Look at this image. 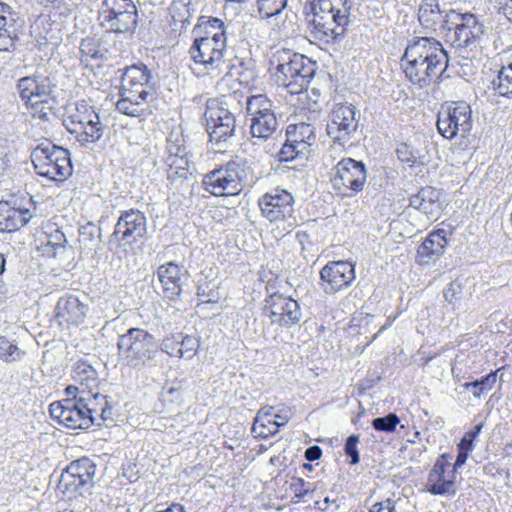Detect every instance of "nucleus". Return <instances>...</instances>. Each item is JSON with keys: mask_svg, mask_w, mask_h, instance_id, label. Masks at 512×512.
Segmentation results:
<instances>
[{"mask_svg": "<svg viewBox=\"0 0 512 512\" xmlns=\"http://www.w3.org/2000/svg\"><path fill=\"white\" fill-rule=\"evenodd\" d=\"M448 56L441 43L432 37L410 40L401 58L406 77L419 87H426L446 69Z\"/></svg>", "mask_w": 512, "mask_h": 512, "instance_id": "nucleus-1", "label": "nucleus"}, {"mask_svg": "<svg viewBox=\"0 0 512 512\" xmlns=\"http://www.w3.org/2000/svg\"><path fill=\"white\" fill-rule=\"evenodd\" d=\"M271 63L275 67V82L292 95L306 90L316 72L315 61L289 49L277 50Z\"/></svg>", "mask_w": 512, "mask_h": 512, "instance_id": "nucleus-2", "label": "nucleus"}, {"mask_svg": "<svg viewBox=\"0 0 512 512\" xmlns=\"http://www.w3.org/2000/svg\"><path fill=\"white\" fill-rule=\"evenodd\" d=\"M312 24L330 38L344 36L350 23V0H311Z\"/></svg>", "mask_w": 512, "mask_h": 512, "instance_id": "nucleus-3", "label": "nucleus"}, {"mask_svg": "<svg viewBox=\"0 0 512 512\" xmlns=\"http://www.w3.org/2000/svg\"><path fill=\"white\" fill-rule=\"evenodd\" d=\"M104 396L98 393L93 398L85 395L79 396V399H63L53 402L49 406V412L53 419L70 429H88L94 423V413L96 412V401Z\"/></svg>", "mask_w": 512, "mask_h": 512, "instance_id": "nucleus-4", "label": "nucleus"}, {"mask_svg": "<svg viewBox=\"0 0 512 512\" xmlns=\"http://www.w3.org/2000/svg\"><path fill=\"white\" fill-rule=\"evenodd\" d=\"M117 348L120 362L135 369L144 367L158 351L154 336L140 328H130L121 335Z\"/></svg>", "mask_w": 512, "mask_h": 512, "instance_id": "nucleus-5", "label": "nucleus"}, {"mask_svg": "<svg viewBox=\"0 0 512 512\" xmlns=\"http://www.w3.org/2000/svg\"><path fill=\"white\" fill-rule=\"evenodd\" d=\"M98 21L107 32L132 36L138 26V10L132 0H103Z\"/></svg>", "mask_w": 512, "mask_h": 512, "instance_id": "nucleus-6", "label": "nucleus"}, {"mask_svg": "<svg viewBox=\"0 0 512 512\" xmlns=\"http://www.w3.org/2000/svg\"><path fill=\"white\" fill-rule=\"evenodd\" d=\"M446 17L444 31L454 47L473 51L480 46L484 25L476 15L449 10Z\"/></svg>", "mask_w": 512, "mask_h": 512, "instance_id": "nucleus-7", "label": "nucleus"}, {"mask_svg": "<svg viewBox=\"0 0 512 512\" xmlns=\"http://www.w3.org/2000/svg\"><path fill=\"white\" fill-rule=\"evenodd\" d=\"M31 160L37 174L49 180L63 181L72 174L68 150L51 142L38 145L31 153Z\"/></svg>", "mask_w": 512, "mask_h": 512, "instance_id": "nucleus-8", "label": "nucleus"}, {"mask_svg": "<svg viewBox=\"0 0 512 512\" xmlns=\"http://www.w3.org/2000/svg\"><path fill=\"white\" fill-rule=\"evenodd\" d=\"M226 53L227 44L219 43L217 40L212 42L194 39L189 48L192 61L190 68L198 76L219 77L228 69Z\"/></svg>", "mask_w": 512, "mask_h": 512, "instance_id": "nucleus-9", "label": "nucleus"}, {"mask_svg": "<svg viewBox=\"0 0 512 512\" xmlns=\"http://www.w3.org/2000/svg\"><path fill=\"white\" fill-rule=\"evenodd\" d=\"M245 177L244 166L229 161L207 173L203 178V186L214 196H234L243 190Z\"/></svg>", "mask_w": 512, "mask_h": 512, "instance_id": "nucleus-10", "label": "nucleus"}, {"mask_svg": "<svg viewBox=\"0 0 512 512\" xmlns=\"http://www.w3.org/2000/svg\"><path fill=\"white\" fill-rule=\"evenodd\" d=\"M204 117L209 141L214 149L221 151L224 144L234 135L235 116L223 103L211 100L207 103Z\"/></svg>", "mask_w": 512, "mask_h": 512, "instance_id": "nucleus-11", "label": "nucleus"}, {"mask_svg": "<svg viewBox=\"0 0 512 512\" xmlns=\"http://www.w3.org/2000/svg\"><path fill=\"white\" fill-rule=\"evenodd\" d=\"M437 128L446 139L465 137L472 129L471 107L463 102H452L438 113Z\"/></svg>", "mask_w": 512, "mask_h": 512, "instance_id": "nucleus-12", "label": "nucleus"}, {"mask_svg": "<svg viewBox=\"0 0 512 512\" xmlns=\"http://www.w3.org/2000/svg\"><path fill=\"white\" fill-rule=\"evenodd\" d=\"M331 184L333 188L344 196L362 191L366 182L367 172L362 162L352 158H342L333 167Z\"/></svg>", "mask_w": 512, "mask_h": 512, "instance_id": "nucleus-13", "label": "nucleus"}, {"mask_svg": "<svg viewBox=\"0 0 512 512\" xmlns=\"http://www.w3.org/2000/svg\"><path fill=\"white\" fill-rule=\"evenodd\" d=\"M96 465L87 458L72 461L61 473L57 491L63 495H71L79 490H88L93 486Z\"/></svg>", "mask_w": 512, "mask_h": 512, "instance_id": "nucleus-14", "label": "nucleus"}, {"mask_svg": "<svg viewBox=\"0 0 512 512\" xmlns=\"http://www.w3.org/2000/svg\"><path fill=\"white\" fill-rule=\"evenodd\" d=\"M286 135L287 140L280 151L281 161L306 160L316 140L315 128L311 124L301 122L289 125Z\"/></svg>", "mask_w": 512, "mask_h": 512, "instance_id": "nucleus-15", "label": "nucleus"}, {"mask_svg": "<svg viewBox=\"0 0 512 512\" xmlns=\"http://www.w3.org/2000/svg\"><path fill=\"white\" fill-rule=\"evenodd\" d=\"M263 312L273 324L285 328L298 324L302 317L299 303L282 294H272L265 299Z\"/></svg>", "mask_w": 512, "mask_h": 512, "instance_id": "nucleus-16", "label": "nucleus"}, {"mask_svg": "<svg viewBox=\"0 0 512 512\" xmlns=\"http://www.w3.org/2000/svg\"><path fill=\"white\" fill-rule=\"evenodd\" d=\"M356 109L351 104H337L332 110L327 124V134L331 140L345 145L357 130Z\"/></svg>", "mask_w": 512, "mask_h": 512, "instance_id": "nucleus-17", "label": "nucleus"}, {"mask_svg": "<svg viewBox=\"0 0 512 512\" xmlns=\"http://www.w3.org/2000/svg\"><path fill=\"white\" fill-rule=\"evenodd\" d=\"M262 215L270 222L290 219L294 213V198L290 192L276 187L258 200Z\"/></svg>", "mask_w": 512, "mask_h": 512, "instance_id": "nucleus-18", "label": "nucleus"}, {"mask_svg": "<svg viewBox=\"0 0 512 512\" xmlns=\"http://www.w3.org/2000/svg\"><path fill=\"white\" fill-rule=\"evenodd\" d=\"M153 98L154 89L150 82L135 84L130 88L121 85L120 99L116 103V109L127 116L140 117Z\"/></svg>", "mask_w": 512, "mask_h": 512, "instance_id": "nucleus-19", "label": "nucleus"}, {"mask_svg": "<svg viewBox=\"0 0 512 512\" xmlns=\"http://www.w3.org/2000/svg\"><path fill=\"white\" fill-rule=\"evenodd\" d=\"M451 459V455L443 454L436 460L427 477V492L441 496L456 493V475Z\"/></svg>", "mask_w": 512, "mask_h": 512, "instance_id": "nucleus-20", "label": "nucleus"}, {"mask_svg": "<svg viewBox=\"0 0 512 512\" xmlns=\"http://www.w3.org/2000/svg\"><path fill=\"white\" fill-rule=\"evenodd\" d=\"M355 280L354 265L348 261L328 262L320 271V285L326 294H335Z\"/></svg>", "mask_w": 512, "mask_h": 512, "instance_id": "nucleus-21", "label": "nucleus"}, {"mask_svg": "<svg viewBox=\"0 0 512 512\" xmlns=\"http://www.w3.org/2000/svg\"><path fill=\"white\" fill-rule=\"evenodd\" d=\"M54 86L50 77L40 71L19 79L17 84L21 99L31 107L48 103Z\"/></svg>", "mask_w": 512, "mask_h": 512, "instance_id": "nucleus-22", "label": "nucleus"}, {"mask_svg": "<svg viewBox=\"0 0 512 512\" xmlns=\"http://www.w3.org/2000/svg\"><path fill=\"white\" fill-rule=\"evenodd\" d=\"M146 231L144 213L137 209H130L120 215L112 236L119 242L131 245L143 238Z\"/></svg>", "mask_w": 512, "mask_h": 512, "instance_id": "nucleus-23", "label": "nucleus"}, {"mask_svg": "<svg viewBox=\"0 0 512 512\" xmlns=\"http://www.w3.org/2000/svg\"><path fill=\"white\" fill-rule=\"evenodd\" d=\"M184 138L178 133H171L167 139V166L168 179L186 178L189 171V160L184 145Z\"/></svg>", "mask_w": 512, "mask_h": 512, "instance_id": "nucleus-24", "label": "nucleus"}, {"mask_svg": "<svg viewBox=\"0 0 512 512\" xmlns=\"http://www.w3.org/2000/svg\"><path fill=\"white\" fill-rule=\"evenodd\" d=\"M88 306L72 294L59 298L55 307V320L60 326L79 325L84 321Z\"/></svg>", "mask_w": 512, "mask_h": 512, "instance_id": "nucleus-25", "label": "nucleus"}, {"mask_svg": "<svg viewBox=\"0 0 512 512\" xmlns=\"http://www.w3.org/2000/svg\"><path fill=\"white\" fill-rule=\"evenodd\" d=\"M447 232L438 229L431 232L417 249V262L420 265H429L439 259L445 251Z\"/></svg>", "mask_w": 512, "mask_h": 512, "instance_id": "nucleus-26", "label": "nucleus"}, {"mask_svg": "<svg viewBox=\"0 0 512 512\" xmlns=\"http://www.w3.org/2000/svg\"><path fill=\"white\" fill-rule=\"evenodd\" d=\"M227 32L228 25L221 19L211 16H201L193 29V33L199 35L196 39L211 40L212 42L217 39L222 44H227Z\"/></svg>", "mask_w": 512, "mask_h": 512, "instance_id": "nucleus-27", "label": "nucleus"}, {"mask_svg": "<svg viewBox=\"0 0 512 512\" xmlns=\"http://www.w3.org/2000/svg\"><path fill=\"white\" fill-rule=\"evenodd\" d=\"M409 206L425 214L429 220L436 219L440 212L439 192L430 186L423 187L410 197Z\"/></svg>", "mask_w": 512, "mask_h": 512, "instance_id": "nucleus-28", "label": "nucleus"}, {"mask_svg": "<svg viewBox=\"0 0 512 512\" xmlns=\"http://www.w3.org/2000/svg\"><path fill=\"white\" fill-rule=\"evenodd\" d=\"M29 209L11 206L0 202V232H14L23 227L31 218Z\"/></svg>", "mask_w": 512, "mask_h": 512, "instance_id": "nucleus-29", "label": "nucleus"}, {"mask_svg": "<svg viewBox=\"0 0 512 512\" xmlns=\"http://www.w3.org/2000/svg\"><path fill=\"white\" fill-rule=\"evenodd\" d=\"M448 11L440 8L438 0H424L418 12L420 23L432 30L441 29L444 31V24H446V16Z\"/></svg>", "mask_w": 512, "mask_h": 512, "instance_id": "nucleus-30", "label": "nucleus"}, {"mask_svg": "<svg viewBox=\"0 0 512 512\" xmlns=\"http://www.w3.org/2000/svg\"><path fill=\"white\" fill-rule=\"evenodd\" d=\"M165 296L173 299L181 292V268L173 263L161 265L157 271Z\"/></svg>", "mask_w": 512, "mask_h": 512, "instance_id": "nucleus-31", "label": "nucleus"}, {"mask_svg": "<svg viewBox=\"0 0 512 512\" xmlns=\"http://www.w3.org/2000/svg\"><path fill=\"white\" fill-rule=\"evenodd\" d=\"M72 378L82 386L81 395L93 398V389L97 387V372L89 364L78 362L72 371Z\"/></svg>", "mask_w": 512, "mask_h": 512, "instance_id": "nucleus-32", "label": "nucleus"}, {"mask_svg": "<svg viewBox=\"0 0 512 512\" xmlns=\"http://www.w3.org/2000/svg\"><path fill=\"white\" fill-rule=\"evenodd\" d=\"M277 127L278 121L276 117H270L268 115L266 118L261 119L251 118L250 133L252 143L259 145L269 140L276 132Z\"/></svg>", "mask_w": 512, "mask_h": 512, "instance_id": "nucleus-33", "label": "nucleus"}, {"mask_svg": "<svg viewBox=\"0 0 512 512\" xmlns=\"http://www.w3.org/2000/svg\"><path fill=\"white\" fill-rule=\"evenodd\" d=\"M66 127L71 133L76 134V140L81 146H88L99 141L105 129L100 119L79 128L70 127L69 125H66Z\"/></svg>", "mask_w": 512, "mask_h": 512, "instance_id": "nucleus-34", "label": "nucleus"}, {"mask_svg": "<svg viewBox=\"0 0 512 512\" xmlns=\"http://www.w3.org/2000/svg\"><path fill=\"white\" fill-rule=\"evenodd\" d=\"M100 119L99 114L95 111L93 106H90L86 101L82 100L76 103L75 108L71 111L67 120L70 127H80L88 125L93 121Z\"/></svg>", "mask_w": 512, "mask_h": 512, "instance_id": "nucleus-35", "label": "nucleus"}, {"mask_svg": "<svg viewBox=\"0 0 512 512\" xmlns=\"http://www.w3.org/2000/svg\"><path fill=\"white\" fill-rule=\"evenodd\" d=\"M247 112L251 118H266V116L276 117L272 110V102L266 95L258 94L247 98Z\"/></svg>", "mask_w": 512, "mask_h": 512, "instance_id": "nucleus-36", "label": "nucleus"}, {"mask_svg": "<svg viewBox=\"0 0 512 512\" xmlns=\"http://www.w3.org/2000/svg\"><path fill=\"white\" fill-rule=\"evenodd\" d=\"M150 79V72L145 65H132L123 73L121 85L130 88L135 84H146Z\"/></svg>", "mask_w": 512, "mask_h": 512, "instance_id": "nucleus-37", "label": "nucleus"}, {"mask_svg": "<svg viewBox=\"0 0 512 512\" xmlns=\"http://www.w3.org/2000/svg\"><path fill=\"white\" fill-rule=\"evenodd\" d=\"M492 87L500 96L512 98V61L499 70Z\"/></svg>", "mask_w": 512, "mask_h": 512, "instance_id": "nucleus-38", "label": "nucleus"}, {"mask_svg": "<svg viewBox=\"0 0 512 512\" xmlns=\"http://www.w3.org/2000/svg\"><path fill=\"white\" fill-rule=\"evenodd\" d=\"M6 13H9V6L0 1V51H9L14 46L13 31L11 26H7Z\"/></svg>", "mask_w": 512, "mask_h": 512, "instance_id": "nucleus-39", "label": "nucleus"}, {"mask_svg": "<svg viewBox=\"0 0 512 512\" xmlns=\"http://www.w3.org/2000/svg\"><path fill=\"white\" fill-rule=\"evenodd\" d=\"M278 420L269 419L259 421V419H254L252 425V433L255 437L269 438L275 435L279 431Z\"/></svg>", "mask_w": 512, "mask_h": 512, "instance_id": "nucleus-40", "label": "nucleus"}, {"mask_svg": "<svg viewBox=\"0 0 512 512\" xmlns=\"http://www.w3.org/2000/svg\"><path fill=\"white\" fill-rule=\"evenodd\" d=\"M499 369L489 373L485 377H483L480 380H476L474 382H468L464 384V387L468 390L471 389V387H479V390L473 391V395L476 398H480L481 395L485 392L491 391L497 381V373Z\"/></svg>", "mask_w": 512, "mask_h": 512, "instance_id": "nucleus-41", "label": "nucleus"}, {"mask_svg": "<svg viewBox=\"0 0 512 512\" xmlns=\"http://www.w3.org/2000/svg\"><path fill=\"white\" fill-rule=\"evenodd\" d=\"M287 0H258V11L263 18L279 15L286 7Z\"/></svg>", "mask_w": 512, "mask_h": 512, "instance_id": "nucleus-42", "label": "nucleus"}, {"mask_svg": "<svg viewBox=\"0 0 512 512\" xmlns=\"http://www.w3.org/2000/svg\"><path fill=\"white\" fill-rule=\"evenodd\" d=\"M399 422V417L395 413H389L384 417L373 419L372 426L377 431L391 433L395 431Z\"/></svg>", "mask_w": 512, "mask_h": 512, "instance_id": "nucleus-43", "label": "nucleus"}, {"mask_svg": "<svg viewBox=\"0 0 512 512\" xmlns=\"http://www.w3.org/2000/svg\"><path fill=\"white\" fill-rule=\"evenodd\" d=\"M20 349L6 337H0V358L4 361H15L21 358Z\"/></svg>", "mask_w": 512, "mask_h": 512, "instance_id": "nucleus-44", "label": "nucleus"}, {"mask_svg": "<svg viewBox=\"0 0 512 512\" xmlns=\"http://www.w3.org/2000/svg\"><path fill=\"white\" fill-rule=\"evenodd\" d=\"M66 242L67 239L64 233L59 229H55L48 236L46 250L48 251V249L51 248L53 251V256H57L59 253H62L65 250Z\"/></svg>", "mask_w": 512, "mask_h": 512, "instance_id": "nucleus-45", "label": "nucleus"}, {"mask_svg": "<svg viewBox=\"0 0 512 512\" xmlns=\"http://www.w3.org/2000/svg\"><path fill=\"white\" fill-rule=\"evenodd\" d=\"M199 347L198 340L192 336H184L182 340L179 342V347L177 348L178 357H187L191 358L197 348Z\"/></svg>", "mask_w": 512, "mask_h": 512, "instance_id": "nucleus-46", "label": "nucleus"}, {"mask_svg": "<svg viewBox=\"0 0 512 512\" xmlns=\"http://www.w3.org/2000/svg\"><path fill=\"white\" fill-rule=\"evenodd\" d=\"M359 443V436L358 435H350L347 440H346V443H345V453L346 455H348L351 460H350V464L352 465H355L359 462L360 460V457H359V452H358V449H357V445Z\"/></svg>", "mask_w": 512, "mask_h": 512, "instance_id": "nucleus-47", "label": "nucleus"}, {"mask_svg": "<svg viewBox=\"0 0 512 512\" xmlns=\"http://www.w3.org/2000/svg\"><path fill=\"white\" fill-rule=\"evenodd\" d=\"M289 487L294 497L298 499L305 497L311 491L310 486H307L302 478L292 479Z\"/></svg>", "mask_w": 512, "mask_h": 512, "instance_id": "nucleus-48", "label": "nucleus"}, {"mask_svg": "<svg viewBox=\"0 0 512 512\" xmlns=\"http://www.w3.org/2000/svg\"><path fill=\"white\" fill-rule=\"evenodd\" d=\"M482 428H483V423H479L474 427L473 430L467 432L460 442V450H466V451L471 450L472 442L478 436V434L481 432Z\"/></svg>", "mask_w": 512, "mask_h": 512, "instance_id": "nucleus-49", "label": "nucleus"}, {"mask_svg": "<svg viewBox=\"0 0 512 512\" xmlns=\"http://www.w3.org/2000/svg\"><path fill=\"white\" fill-rule=\"evenodd\" d=\"M207 287L199 286L197 296L202 303H217L219 300V293L214 289L206 290Z\"/></svg>", "mask_w": 512, "mask_h": 512, "instance_id": "nucleus-50", "label": "nucleus"}, {"mask_svg": "<svg viewBox=\"0 0 512 512\" xmlns=\"http://www.w3.org/2000/svg\"><path fill=\"white\" fill-rule=\"evenodd\" d=\"M460 293V285L457 283H450L447 290L444 292L445 300L453 306L457 305L458 297L457 295Z\"/></svg>", "mask_w": 512, "mask_h": 512, "instance_id": "nucleus-51", "label": "nucleus"}, {"mask_svg": "<svg viewBox=\"0 0 512 512\" xmlns=\"http://www.w3.org/2000/svg\"><path fill=\"white\" fill-rule=\"evenodd\" d=\"M345 145H340L339 143L333 142V145L327 150V152L323 156V161L326 166L332 165L335 160V154L337 152H342Z\"/></svg>", "mask_w": 512, "mask_h": 512, "instance_id": "nucleus-52", "label": "nucleus"}, {"mask_svg": "<svg viewBox=\"0 0 512 512\" xmlns=\"http://www.w3.org/2000/svg\"><path fill=\"white\" fill-rule=\"evenodd\" d=\"M179 347V341L174 338H166L162 341L161 349L170 356H178L177 348Z\"/></svg>", "mask_w": 512, "mask_h": 512, "instance_id": "nucleus-53", "label": "nucleus"}, {"mask_svg": "<svg viewBox=\"0 0 512 512\" xmlns=\"http://www.w3.org/2000/svg\"><path fill=\"white\" fill-rule=\"evenodd\" d=\"M81 53L91 58L98 57V51L94 48V41L92 39H84L80 44Z\"/></svg>", "mask_w": 512, "mask_h": 512, "instance_id": "nucleus-54", "label": "nucleus"}, {"mask_svg": "<svg viewBox=\"0 0 512 512\" xmlns=\"http://www.w3.org/2000/svg\"><path fill=\"white\" fill-rule=\"evenodd\" d=\"M393 510L394 505L392 500L387 499L384 502L375 503L370 509V512H393Z\"/></svg>", "mask_w": 512, "mask_h": 512, "instance_id": "nucleus-55", "label": "nucleus"}, {"mask_svg": "<svg viewBox=\"0 0 512 512\" xmlns=\"http://www.w3.org/2000/svg\"><path fill=\"white\" fill-rule=\"evenodd\" d=\"M275 414L272 406H264L259 409L255 419H259V421L274 419Z\"/></svg>", "mask_w": 512, "mask_h": 512, "instance_id": "nucleus-56", "label": "nucleus"}, {"mask_svg": "<svg viewBox=\"0 0 512 512\" xmlns=\"http://www.w3.org/2000/svg\"><path fill=\"white\" fill-rule=\"evenodd\" d=\"M321 455L322 449L317 445L310 446L309 448L306 449L304 453V456L308 461H316L320 459Z\"/></svg>", "mask_w": 512, "mask_h": 512, "instance_id": "nucleus-57", "label": "nucleus"}, {"mask_svg": "<svg viewBox=\"0 0 512 512\" xmlns=\"http://www.w3.org/2000/svg\"><path fill=\"white\" fill-rule=\"evenodd\" d=\"M407 152L408 146L406 144L401 145V147L397 149L398 158L403 162L414 163L416 156L413 153H410V156H407Z\"/></svg>", "mask_w": 512, "mask_h": 512, "instance_id": "nucleus-58", "label": "nucleus"}, {"mask_svg": "<svg viewBox=\"0 0 512 512\" xmlns=\"http://www.w3.org/2000/svg\"><path fill=\"white\" fill-rule=\"evenodd\" d=\"M499 11L512 22V0H502Z\"/></svg>", "mask_w": 512, "mask_h": 512, "instance_id": "nucleus-59", "label": "nucleus"}, {"mask_svg": "<svg viewBox=\"0 0 512 512\" xmlns=\"http://www.w3.org/2000/svg\"><path fill=\"white\" fill-rule=\"evenodd\" d=\"M467 452L468 451H466V450H461L458 453L455 463L452 464V468L455 469V472L457 471L458 468H461L466 463L467 458H468Z\"/></svg>", "mask_w": 512, "mask_h": 512, "instance_id": "nucleus-60", "label": "nucleus"}, {"mask_svg": "<svg viewBox=\"0 0 512 512\" xmlns=\"http://www.w3.org/2000/svg\"><path fill=\"white\" fill-rule=\"evenodd\" d=\"M156 512H187L185 507L179 503H172L169 507L164 510Z\"/></svg>", "mask_w": 512, "mask_h": 512, "instance_id": "nucleus-61", "label": "nucleus"}, {"mask_svg": "<svg viewBox=\"0 0 512 512\" xmlns=\"http://www.w3.org/2000/svg\"><path fill=\"white\" fill-rule=\"evenodd\" d=\"M81 389H82V386H81V385H79V386H72V385H70V386H68V387L66 388V390H65V391H66V394H67L68 396H73V398H72V399H79V397H77V394H78V393H80V394H81Z\"/></svg>", "mask_w": 512, "mask_h": 512, "instance_id": "nucleus-62", "label": "nucleus"}, {"mask_svg": "<svg viewBox=\"0 0 512 512\" xmlns=\"http://www.w3.org/2000/svg\"><path fill=\"white\" fill-rule=\"evenodd\" d=\"M289 415L287 413L281 414L276 413L274 416L275 420H278L279 427L285 425L289 421Z\"/></svg>", "mask_w": 512, "mask_h": 512, "instance_id": "nucleus-63", "label": "nucleus"}, {"mask_svg": "<svg viewBox=\"0 0 512 512\" xmlns=\"http://www.w3.org/2000/svg\"><path fill=\"white\" fill-rule=\"evenodd\" d=\"M7 166V162L4 156L3 151H0V173L5 170Z\"/></svg>", "mask_w": 512, "mask_h": 512, "instance_id": "nucleus-64", "label": "nucleus"}]
</instances>
